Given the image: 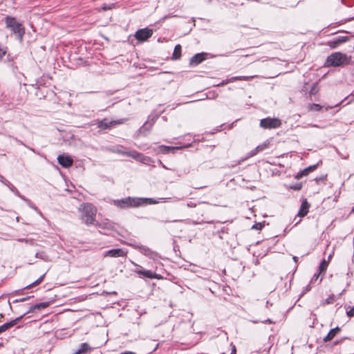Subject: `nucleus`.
<instances>
[{
	"mask_svg": "<svg viewBox=\"0 0 354 354\" xmlns=\"http://www.w3.org/2000/svg\"><path fill=\"white\" fill-rule=\"evenodd\" d=\"M79 212H80V219L86 225L94 223L97 209L93 205L89 203L82 204L79 207Z\"/></svg>",
	"mask_w": 354,
	"mask_h": 354,
	"instance_id": "obj_1",
	"label": "nucleus"
},
{
	"mask_svg": "<svg viewBox=\"0 0 354 354\" xmlns=\"http://www.w3.org/2000/svg\"><path fill=\"white\" fill-rule=\"evenodd\" d=\"M148 201L149 204H156L158 202L152 198H138L127 197L121 200L113 201L115 205L120 208H127L130 207H138L141 205V201Z\"/></svg>",
	"mask_w": 354,
	"mask_h": 354,
	"instance_id": "obj_2",
	"label": "nucleus"
},
{
	"mask_svg": "<svg viewBox=\"0 0 354 354\" xmlns=\"http://www.w3.org/2000/svg\"><path fill=\"white\" fill-rule=\"evenodd\" d=\"M5 21L6 27L10 28L12 31L21 39L25 32L21 24L19 23L15 18L11 17H6Z\"/></svg>",
	"mask_w": 354,
	"mask_h": 354,
	"instance_id": "obj_3",
	"label": "nucleus"
},
{
	"mask_svg": "<svg viewBox=\"0 0 354 354\" xmlns=\"http://www.w3.org/2000/svg\"><path fill=\"white\" fill-rule=\"evenodd\" d=\"M346 62V57L341 53H335L328 57L326 59L327 66H340Z\"/></svg>",
	"mask_w": 354,
	"mask_h": 354,
	"instance_id": "obj_4",
	"label": "nucleus"
},
{
	"mask_svg": "<svg viewBox=\"0 0 354 354\" xmlns=\"http://www.w3.org/2000/svg\"><path fill=\"white\" fill-rule=\"evenodd\" d=\"M281 120L278 118H267L262 119L260 122V126L264 129H276L281 126Z\"/></svg>",
	"mask_w": 354,
	"mask_h": 354,
	"instance_id": "obj_5",
	"label": "nucleus"
},
{
	"mask_svg": "<svg viewBox=\"0 0 354 354\" xmlns=\"http://www.w3.org/2000/svg\"><path fill=\"white\" fill-rule=\"evenodd\" d=\"M153 30L150 28H146L138 30L136 34L135 37L137 40L144 41L151 37Z\"/></svg>",
	"mask_w": 354,
	"mask_h": 354,
	"instance_id": "obj_6",
	"label": "nucleus"
},
{
	"mask_svg": "<svg viewBox=\"0 0 354 354\" xmlns=\"http://www.w3.org/2000/svg\"><path fill=\"white\" fill-rule=\"evenodd\" d=\"M124 120H112L108 121L106 119H104L101 121H99L97 123V127L102 129H106L112 127L115 124H119L123 123Z\"/></svg>",
	"mask_w": 354,
	"mask_h": 354,
	"instance_id": "obj_7",
	"label": "nucleus"
},
{
	"mask_svg": "<svg viewBox=\"0 0 354 354\" xmlns=\"http://www.w3.org/2000/svg\"><path fill=\"white\" fill-rule=\"evenodd\" d=\"M127 255V252L120 248L112 249L106 251L104 254V257H125Z\"/></svg>",
	"mask_w": 354,
	"mask_h": 354,
	"instance_id": "obj_8",
	"label": "nucleus"
},
{
	"mask_svg": "<svg viewBox=\"0 0 354 354\" xmlns=\"http://www.w3.org/2000/svg\"><path fill=\"white\" fill-rule=\"evenodd\" d=\"M58 162L64 167H70L73 162V159L68 156L59 155L57 157Z\"/></svg>",
	"mask_w": 354,
	"mask_h": 354,
	"instance_id": "obj_9",
	"label": "nucleus"
},
{
	"mask_svg": "<svg viewBox=\"0 0 354 354\" xmlns=\"http://www.w3.org/2000/svg\"><path fill=\"white\" fill-rule=\"evenodd\" d=\"M136 272L138 274L143 275V276H145V277H146L147 278H149V279H162L161 275H160L158 274L153 273V272H152L150 270H136Z\"/></svg>",
	"mask_w": 354,
	"mask_h": 354,
	"instance_id": "obj_10",
	"label": "nucleus"
},
{
	"mask_svg": "<svg viewBox=\"0 0 354 354\" xmlns=\"http://www.w3.org/2000/svg\"><path fill=\"white\" fill-rule=\"evenodd\" d=\"M22 317H23V315L17 317V319L10 322L6 323V324H3L2 326H0V333L6 331L10 328L16 325Z\"/></svg>",
	"mask_w": 354,
	"mask_h": 354,
	"instance_id": "obj_11",
	"label": "nucleus"
},
{
	"mask_svg": "<svg viewBox=\"0 0 354 354\" xmlns=\"http://www.w3.org/2000/svg\"><path fill=\"white\" fill-rule=\"evenodd\" d=\"M316 167H317V165H311V166H309V167H306L304 170L299 171L295 176V178L296 179H299V178H301L304 176L308 175L309 173H310V172L313 171L314 170H315Z\"/></svg>",
	"mask_w": 354,
	"mask_h": 354,
	"instance_id": "obj_12",
	"label": "nucleus"
},
{
	"mask_svg": "<svg viewBox=\"0 0 354 354\" xmlns=\"http://www.w3.org/2000/svg\"><path fill=\"white\" fill-rule=\"evenodd\" d=\"M340 332V328L339 327H336L335 328L331 329L327 335L323 339L324 342H329L332 340L337 334Z\"/></svg>",
	"mask_w": 354,
	"mask_h": 354,
	"instance_id": "obj_13",
	"label": "nucleus"
},
{
	"mask_svg": "<svg viewBox=\"0 0 354 354\" xmlns=\"http://www.w3.org/2000/svg\"><path fill=\"white\" fill-rule=\"evenodd\" d=\"M205 53H198L190 59V64L197 65L205 59Z\"/></svg>",
	"mask_w": 354,
	"mask_h": 354,
	"instance_id": "obj_14",
	"label": "nucleus"
},
{
	"mask_svg": "<svg viewBox=\"0 0 354 354\" xmlns=\"http://www.w3.org/2000/svg\"><path fill=\"white\" fill-rule=\"evenodd\" d=\"M309 204L306 201V200L304 201L301 205L300 209L298 213V216L300 217H304L308 212Z\"/></svg>",
	"mask_w": 354,
	"mask_h": 354,
	"instance_id": "obj_15",
	"label": "nucleus"
},
{
	"mask_svg": "<svg viewBox=\"0 0 354 354\" xmlns=\"http://www.w3.org/2000/svg\"><path fill=\"white\" fill-rule=\"evenodd\" d=\"M49 305H50L49 301H45V302H42L40 304L33 305L30 308L29 310L28 311V313L33 312L35 310H41V309L46 308L47 307L49 306Z\"/></svg>",
	"mask_w": 354,
	"mask_h": 354,
	"instance_id": "obj_16",
	"label": "nucleus"
},
{
	"mask_svg": "<svg viewBox=\"0 0 354 354\" xmlns=\"http://www.w3.org/2000/svg\"><path fill=\"white\" fill-rule=\"evenodd\" d=\"M91 350L90 346L87 343H83L80 348L74 354H85Z\"/></svg>",
	"mask_w": 354,
	"mask_h": 354,
	"instance_id": "obj_17",
	"label": "nucleus"
},
{
	"mask_svg": "<svg viewBox=\"0 0 354 354\" xmlns=\"http://www.w3.org/2000/svg\"><path fill=\"white\" fill-rule=\"evenodd\" d=\"M322 108H324L326 111H328L330 109H332L333 106H326V107H324V106H322L321 105H319L318 104H310L308 106V109L310 111H321L322 109Z\"/></svg>",
	"mask_w": 354,
	"mask_h": 354,
	"instance_id": "obj_18",
	"label": "nucleus"
},
{
	"mask_svg": "<svg viewBox=\"0 0 354 354\" xmlns=\"http://www.w3.org/2000/svg\"><path fill=\"white\" fill-rule=\"evenodd\" d=\"M124 153L126 155L131 156V157L133 158L134 159L138 160L141 162H144L147 159L145 157H143L140 153L136 152V151L132 152V153L127 152Z\"/></svg>",
	"mask_w": 354,
	"mask_h": 354,
	"instance_id": "obj_19",
	"label": "nucleus"
},
{
	"mask_svg": "<svg viewBox=\"0 0 354 354\" xmlns=\"http://www.w3.org/2000/svg\"><path fill=\"white\" fill-rule=\"evenodd\" d=\"M181 56V46L180 44H177L174 50V53L172 55V58L174 59H180Z\"/></svg>",
	"mask_w": 354,
	"mask_h": 354,
	"instance_id": "obj_20",
	"label": "nucleus"
},
{
	"mask_svg": "<svg viewBox=\"0 0 354 354\" xmlns=\"http://www.w3.org/2000/svg\"><path fill=\"white\" fill-rule=\"evenodd\" d=\"M328 266V261H326V260L324 259L319 267V273L324 272L326 271L327 267Z\"/></svg>",
	"mask_w": 354,
	"mask_h": 354,
	"instance_id": "obj_21",
	"label": "nucleus"
},
{
	"mask_svg": "<svg viewBox=\"0 0 354 354\" xmlns=\"http://www.w3.org/2000/svg\"><path fill=\"white\" fill-rule=\"evenodd\" d=\"M44 275H45V274H43V275H42V276H41L38 279H37L35 281H34V282H33V283H32L31 284H30V285L27 286L26 288H31V287H32V286H36V285H37V284L40 283L43 281V279H44Z\"/></svg>",
	"mask_w": 354,
	"mask_h": 354,
	"instance_id": "obj_22",
	"label": "nucleus"
},
{
	"mask_svg": "<svg viewBox=\"0 0 354 354\" xmlns=\"http://www.w3.org/2000/svg\"><path fill=\"white\" fill-rule=\"evenodd\" d=\"M160 149L162 153H168L170 150H174L176 148L172 147H167V146H160Z\"/></svg>",
	"mask_w": 354,
	"mask_h": 354,
	"instance_id": "obj_23",
	"label": "nucleus"
},
{
	"mask_svg": "<svg viewBox=\"0 0 354 354\" xmlns=\"http://www.w3.org/2000/svg\"><path fill=\"white\" fill-rule=\"evenodd\" d=\"M257 153H258V152H257V151H256V149H253L252 151H251L248 153V156L245 158H244L243 160H242L239 161V164H240L242 161H243V160H247L248 158H251V157H252V156H255V155H256V154H257Z\"/></svg>",
	"mask_w": 354,
	"mask_h": 354,
	"instance_id": "obj_24",
	"label": "nucleus"
},
{
	"mask_svg": "<svg viewBox=\"0 0 354 354\" xmlns=\"http://www.w3.org/2000/svg\"><path fill=\"white\" fill-rule=\"evenodd\" d=\"M268 147V145L266 144V143H263L262 145H260L259 146H257L255 149H256V151H257L258 153L263 151V149H266Z\"/></svg>",
	"mask_w": 354,
	"mask_h": 354,
	"instance_id": "obj_25",
	"label": "nucleus"
},
{
	"mask_svg": "<svg viewBox=\"0 0 354 354\" xmlns=\"http://www.w3.org/2000/svg\"><path fill=\"white\" fill-rule=\"evenodd\" d=\"M301 183H296L293 185H291L290 186V188L294 189V190H300L301 189Z\"/></svg>",
	"mask_w": 354,
	"mask_h": 354,
	"instance_id": "obj_26",
	"label": "nucleus"
},
{
	"mask_svg": "<svg viewBox=\"0 0 354 354\" xmlns=\"http://www.w3.org/2000/svg\"><path fill=\"white\" fill-rule=\"evenodd\" d=\"M339 45L338 43H337V39L335 40H333V41H330L328 42V46L333 48L337 47V46Z\"/></svg>",
	"mask_w": 354,
	"mask_h": 354,
	"instance_id": "obj_27",
	"label": "nucleus"
},
{
	"mask_svg": "<svg viewBox=\"0 0 354 354\" xmlns=\"http://www.w3.org/2000/svg\"><path fill=\"white\" fill-rule=\"evenodd\" d=\"M336 39H337V43L340 44H342L344 42H346L348 40V38L346 37H339V38H337Z\"/></svg>",
	"mask_w": 354,
	"mask_h": 354,
	"instance_id": "obj_28",
	"label": "nucleus"
},
{
	"mask_svg": "<svg viewBox=\"0 0 354 354\" xmlns=\"http://www.w3.org/2000/svg\"><path fill=\"white\" fill-rule=\"evenodd\" d=\"M317 91H318V90H317V87H316V86H315V85H314V86L311 88V89H310V93H310V95H315V94L317 93Z\"/></svg>",
	"mask_w": 354,
	"mask_h": 354,
	"instance_id": "obj_29",
	"label": "nucleus"
},
{
	"mask_svg": "<svg viewBox=\"0 0 354 354\" xmlns=\"http://www.w3.org/2000/svg\"><path fill=\"white\" fill-rule=\"evenodd\" d=\"M253 77H248V76H242V77H234L236 80H249L252 79Z\"/></svg>",
	"mask_w": 354,
	"mask_h": 354,
	"instance_id": "obj_30",
	"label": "nucleus"
},
{
	"mask_svg": "<svg viewBox=\"0 0 354 354\" xmlns=\"http://www.w3.org/2000/svg\"><path fill=\"white\" fill-rule=\"evenodd\" d=\"M346 313L348 317H353L354 316V306L352 308H351V310L347 311Z\"/></svg>",
	"mask_w": 354,
	"mask_h": 354,
	"instance_id": "obj_31",
	"label": "nucleus"
},
{
	"mask_svg": "<svg viewBox=\"0 0 354 354\" xmlns=\"http://www.w3.org/2000/svg\"><path fill=\"white\" fill-rule=\"evenodd\" d=\"M262 227V225L261 223H256L253 225L252 228L255 230H261Z\"/></svg>",
	"mask_w": 354,
	"mask_h": 354,
	"instance_id": "obj_32",
	"label": "nucleus"
},
{
	"mask_svg": "<svg viewBox=\"0 0 354 354\" xmlns=\"http://www.w3.org/2000/svg\"><path fill=\"white\" fill-rule=\"evenodd\" d=\"M113 6V4L112 5H110V6H104L102 7V10H111L112 8V7Z\"/></svg>",
	"mask_w": 354,
	"mask_h": 354,
	"instance_id": "obj_33",
	"label": "nucleus"
},
{
	"mask_svg": "<svg viewBox=\"0 0 354 354\" xmlns=\"http://www.w3.org/2000/svg\"><path fill=\"white\" fill-rule=\"evenodd\" d=\"M187 207H196V204H194V203L192 202H190L189 203H187Z\"/></svg>",
	"mask_w": 354,
	"mask_h": 354,
	"instance_id": "obj_34",
	"label": "nucleus"
},
{
	"mask_svg": "<svg viewBox=\"0 0 354 354\" xmlns=\"http://www.w3.org/2000/svg\"><path fill=\"white\" fill-rule=\"evenodd\" d=\"M236 349L235 346H233L231 354H236Z\"/></svg>",
	"mask_w": 354,
	"mask_h": 354,
	"instance_id": "obj_35",
	"label": "nucleus"
},
{
	"mask_svg": "<svg viewBox=\"0 0 354 354\" xmlns=\"http://www.w3.org/2000/svg\"><path fill=\"white\" fill-rule=\"evenodd\" d=\"M121 354H136V353L134 352H132V351H127V352L122 353Z\"/></svg>",
	"mask_w": 354,
	"mask_h": 354,
	"instance_id": "obj_36",
	"label": "nucleus"
},
{
	"mask_svg": "<svg viewBox=\"0 0 354 354\" xmlns=\"http://www.w3.org/2000/svg\"><path fill=\"white\" fill-rule=\"evenodd\" d=\"M319 274H320V273L319 272L317 274H315V275H314V277H313L315 279V280L318 279L319 276Z\"/></svg>",
	"mask_w": 354,
	"mask_h": 354,
	"instance_id": "obj_37",
	"label": "nucleus"
},
{
	"mask_svg": "<svg viewBox=\"0 0 354 354\" xmlns=\"http://www.w3.org/2000/svg\"><path fill=\"white\" fill-rule=\"evenodd\" d=\"M331 258H332V254H330V255L328 256V260H327L326 261H328V262H329V261H330Z\"/></svg>",
	"mask_w": 354,
	"mask_h": 354,
	"instance_id": "obj_38",
	"label": "nucleus"
},
{
	"mask_svg": "<svg viewBox=\"0 0 354 354\" xmlns=\"http://www.w3.org/2000/svg\"><path fill=\"white\" fill-rule=\"evenodd\" d=\"M293 259H294V261H296L297 257H294Z\"/></svg>",
	"mask_w": 354,
	"mask_h": 354,
	"instance_id": "obj_39",
	"label": "nucleus"
},
{
	"mask_svg": "<svg viewBox=\"0 0 354 354\" xmlns=\"http://www.w3.org/2000/svg\"><path fill=\"white\" fill-rule=\"evenodd\" d=\"M327 303L330 304V299H328Z\"/></svg>",
	"mask_w": 354,
	"mask_h": 354,
	"instance_id": "obj_40",
	"label": "nucleus"
},
{
	"mask_svg": "<svg viewBox=\"0 0 354 354\" xmlns=\"http://www.w3.org/2000/svg\"><path fill=\"white\" fill-rule=\"evenodd\" d=\"M327 303L330 304V299H328Z\"/></svg>",
	"mask_w": 354,
	"mask_h": 354,
	"instance_id": "obj_41",
	"label": "nucleus"
},
{
	"mask_svg": "<svg viewBox=\"0 0 354 354\" xmlns=\"http://www.w3.org/2000/svg\"><path fill=\"white\" fill-rule=\"evenodd\" d=\"M25 300H26V299H25V298H24V299H21V301H25Z\"/></svg>",
	"mask_w": 354,
	"mask_h": 354,
	"instance_id": "obj_42",
	"label": "nucleus"
},
{
	"mask_svg": "<svg viewBox=\"0 0 354 354\" xmlns=\"http://www.w3.org/2000/svg\"><path fill=\"white\" fill-rule=\"evenodd\" d=\"M352 212H354V207H353Z\"/></svg>",
	"mask_w": 354,
	"mask_h": 354,
	"instance_id": "obj_43",
	"label": "nucleus"
}]
</instances>
